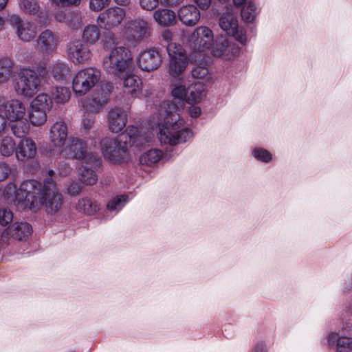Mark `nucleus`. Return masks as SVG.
<instances>
[{
    "label": "nucleus",
    "mask_w": 352,
    "mask_h": 352,
    "mask_svg": "<svg viewBox=\"0 0 352 352\" xmlns=\"http://www.w3.org/2000/svg\"><path fill=\"white\" fill-rule=\"evenodd\" d=\"M169 56L168 74L176 77L180 75L188 65V59L183 47L177 43H169L166 47Z\"/></svg>",
    "instance_id": "obj_9"
},
{
    "label": "nucleus",
    "mask_w": 352,
    "mask_h": 352,
    "mask_svg": "<svg viewBox=\"0 0 352 352\" xmlns=\"http://www.w3.org/2000/svg\"><path fill=\"white\" fill-rule=\"evenodd\" d=\"M101 72L94 67L80 69L72 80V90L76 96H82L93 89L100 81Z\"/></svg>",
    "instance_id": "obj_7"
},
{
    "label": "nucleus",
    "mask_w": 352,
    "mask_h": 352,
    "mask_svg": "<svg viewBox=\"0 0 352 352\" xmlns=\"http://www.w3.org/2000/svg\"><path fill=\"white\" fill-rule=\"evenodd\" d=\"M47 112L30 108L29 114V120L31 124L34 126H40L43 125L47 121Z\"/></svg>",
    "instance_id": "obj_39"
},
{
    "label": "nucleus",
    "mask_w": 352,
    "mask_h": 352,
    "mask_svg": "<svg viewBox=\"0 0 352 352\" xmlns=\"http://www.w3.org/2000/svg\"><path fill=\"white\" fill-rule=\"evenodd\" d=\"M179 21L186 26L195 25L200 19V12L192 4L182 6L177 11Z\"/></svg>",
    "instance_id": "obj_23"
},
{
    "label": "nucleus",
    "mask_w": 352,
    "mask_h": 352,
    "mask_svg": "<svg viewBox=\"0 0 352 352\" xmlns=\"http://www.w3.org/2000/svg\"><path fill=\"white\" fill-rule=\"evenodd\" d=\"M58 37L49 30L43 31L36 40L37 49L43 54H49L56 50Z\"/></svg>",
    "instance_id": "obj_21"
},
{
    "label": "nucleus",
    "mask_w": 352,
    "mask_h": 352,
    "mask_svg": "<svg viewBox=\"0 0 352 352\" xmlns=\"http://www.w3.org/2000/svg\"><path fill=\"white\" fill-rule=\"evenodd\" d=\"M137 62L142 70L151 72L160 66L162 58L157 50L150 49L142 52L137 58Z\"/></svg>",
    "instance_id": "obj_16"
},
{
    "label": "nucleus",
    "mask_w": 352,
    "mask_h": 352,
    "mask_svg": "<svg viewBox=\"0 0 352 352\" xmlns=\"http://www.w3.org/2000/svg\"><path fill=\"white\" fill-rule=\"evenodd\" d=\"M8 234L17 240H25L32 232V226L28 223H15L8 228Z\"/></svg>",
    "instance_id": "obj_30"
},
{
    "label": "nucleus",
    "mask_w": 352,
    "mask_h": 352,
    "mask_svg": "<svg viewBox=\"0 0 352 352\" xmlns=\"http://www.w3.org/2000/svg\"><path fill=\"white\" fill-rule=\"evenodd\" d=\"M82 41L86 44L94 45L100 38V30L96 25L89 24L85 27L82 34Z\"/></svg>",
    "instance_id": "obj_32"
},
{
    "label": "nucleus",
    "mask_w": 352,
    "mask_h": 352,
    "mask_svg": "<svg viewBox=\"0 0 352 352\" xmlns=\"http://www.w3.org/2000/svg\"><path fill=\"white\" fill-rule=\"evenodd\" d=\"M41 86L38 74L32 69L23 68L18 73L14 87L18 96L30 98L40 90Z\"/></svg>",
    "instance_id": "obj_6"
},
{
    "label": "nucleus",
    "mask_w": 352,
    "mask_h": 352,
    "mask_svg": "<svg viewBox=\"0 0 352 352\" xmlns=\"http://www.w3.org/2000/svg\"><path fill=\"white\" fill-rule=\"evenodd\" d=\"M100 162L97 166H91L86 164L87 166H82L78 168L79 179L82 184L86 185H93L96 184L98 180L97 175L93 170V168L98 166Z\"/></svg>",
    "instance_id": "obj_31"
},
{
    "label": "nucleus",
    "mask_w": 352,
    "mask_h": 352,
    "mask_svg": "<svg viewBox=\"0 0 352 352\" xmlns=\"http://www.w3.org/2000/svg\"><path fill=\"white\" fill-rule=\"evenodd\" d=\"M256 15V7L254 2L249 1L242 8L241 18L245 22H252Z\"/></svg>",
    "instance_id": "obj_41"
},
{
    "label": "nucleus",
    "mask_w": 352,
    "mask_h": 352,
    "mask_svg": "<svg viewBox=\"0 0 352 352\" xmlns=\"http://www.w3.org/2000/svg\"><path fill=\"white\" fill-rule=\"evenodd\" d=\"M190 47L195 54L204 55L211 49L214 34L209 28L199 26L194 30L188 39Z\"/></svg>",
    "instance_id": "obj_8"
},
{
    "label": "nucleus",
    "mask_w": 352,
    "mask_h": 352,
    "mask_svg": "<svg viewBox=\"0 0 352 352\" xmlns=\"http://www.w3.org/2000/svg\"><path fill=\"white\" fill-rule=\"evenodd\" d=\"M173 36V32L169 30H164L161 33V37L164 41L167 43V45L169 43H173V42H171Z\"/></svg>",
    "instance_id": "obj_57"
},
{
    "label": "nucleus",
    "mask_w": 352,
    "mask_h": 352,
    "mask_svg": "<svg viewBox=\"0 0 352 352\" xmlns=\"http://www.w3.org/2000/svg\"><path fill=\"white\" fill-rule=\"evenodd\" d=\"M245 0H233V3L236 6H240L243 4Z\"/></svg>",
    "instance_id": "obj_63"
},
{
    "label": "nucleus",
    "mask_w": 352,
    "mask_h": 352,
    "mask_svg": "<svg viewBox=\"0 0 352 352\" xmlns=\"http://www.w3.org/2000/svg\"><path fill=\"white\" fill-rule=\"evenodd\" d=\"M206 85L201 82L192 83L188 87L186 102L188 104L199 103L205 96Z\"/></svg>",
    "instance_id": "obj_27"
},
{
    "label": "nucleus",
    "mask_w": 352,
    "mask_h": 352,
    "mask_svg": "<svg viewBox=\"0 0 352 352\" xmlns=\"http://www.w3.org/2000/svg\"><path fill=\"white\" fill-rule=\"evenodd\" d=\"M81 185L78 182L73 181L70 183L67 188V193L72 195L78 194L81 190Z\"/></svg>",
    "instance_id": "obj_53"
},
{
    "label": "nucleus",
    "mask_w": 352,
    "mask_h": 352,
    "mask_svg": "<svg viewBox=\"0 0 352 352\" xmlns=\"http://www.w3.org/2000/svg\"><path fill=\"white\" fill-rule=\"evenodd\" d=\"M153 19L160 26L166 27L175 23L176 15L171 10L160 8L153 12Z\"/></svg>",
    "instance_id": "obj_29"
},
{
    "label": "nucleus",
    "mask_w": 352,
    "mask_h": 352,
    "mask_svg": "<svg viewBox=\"0 0 352 352\" xmlns=\"http://www.w3.org/2000/svg\"><path fill=\"white\" fill-rule=\"evenodd\" d=\"M68 129L63 120H58L52 124L49 132V138L52 145L59 151L67 141Z\"/></svg>",
    "instance_id": "obj_17"
},
{
    "label": "nucleus",
    "mask_w": 352,
    "mask_h": 352,
    "mask_svg": "<svg viewBox=\"0 0 352 352\" xmlns=\"http://www.w3.org/2000/svg\"><path fill=\"white\" fill-rule=\"evenodd\" d=\"M151 139L148 135L139 131L133 125H129L124 133L116 138H104L100 144L104 159L113 164H120L128 157L127 147L142 146Z\"/></svg>",
    "instance_id": "obj_3"
},
{
    "label": "nucleus",
    "mask_w": 352,
    "mask_h": 352,
    "mask_svg": "<svg viewBox=\"0 0 352 352\" xmlns=\"http://www.w3.org/2000/svg\"><path fill=\"white\" fill-rule=\"evenodd\" d=\"M103 68L109 74L116 77L125 76L132 70L133 61L131 50L124 46L111 50L104 58Z\"/></svg>",
    "instance_id": "obj_4"
},
{
    "label": "nucleus",
    "mask_w": 352,
    "mask_h": 352,
    "mask_svg": "<svg viewBox=\"0 0 352 352\" xmlns=\"http://www.w3.org/2000/svg\"><path fill=\"white\" fill-rule=\"evenodd\" d=\"M151 32V25L146 21L141 19L129 21L124 26V34L128 40L135 43L148 38Z\"/></svg>",
    "instance_id": "obj_12"
},
{
    "label": "nucleus",
    "mask_w": 352,
    "mask_h": 352,
    "mask_svg": "<svg viewBox=\"0 0 352 352\" xmlns=\"http://www.w3.org/2000/svg\"><path fill=\"white\" fill-rule=\"evenodd\" d=\"M52 98L45 93L37 95L30 103V108L49 112L52 108Z\"/></svg>",
    "instance_id": "obj_33"
},
{
    "label": "nucleus",
    "mask_w": 352,
    "mask_h": 352,
    "mask_svg": "<svg viewBox=\"0 0 352 352\" xmlns=\"http://www.w3.org/2000/svg\"><path fill=\"white\" fill-rule=\"evenodd\" d=\"M188 113L192 118H197L201 114V109L199 107L191 106L188 109Z\"/></svg>",
    "instance_id": "obj_59"
},
{
    "label": "nucleus",
    "mask_w": 352,
    "mask_h": 352,
    "mask_svg": "<svg viewBox=\"0 0 352 352\" xmlns=\"http://www.w3.org/2000/svg\"><path fill=\"white\" fill-rule=\"evenodd\" d=\"M53 170H48V177L43 183L35 179H28L21 183L19 188L11 182L0 189L4 201L19 210L36 209L43 206L47 213L58 212L63 203V196L57 190L52 177Z\"/></svg>",
    "instance_id": "obj_1"
},
{
    "label": "nucleus",
    "mask_w": 352,
    "mask_h": 352,
    "mask_svg": "<svg viewBox=\"0 0 352 352\" xmlns=\"http://www.w3.org/2000/svg\"><path fill=\"white\" fill-rule=\"evenodd\" d=\"M329 345H336L337 352H350L352 351V338L340 336L336 332H331L328 336Z\"/></svg>",
    "instance_id": "obj_24"
},
{
    "label": "nucleus",
    "mask_w": 352,
    "mask_h": 352,
    "mask_svg": "<svg viewBox=\"0 0 352 352\" xmlns=\"http://www.w3.org/2000/svg\"><path fill=\"white\" fill-rule=\"evenodd\" d=\"M20 9L25 14L35 15L40 10V6L37 0H20Z\"/></svg>",
    "instance_id": "obj_40"
},
{
    "label": "nucleus",
    "mask_w": 352,
    "mask_h": 352,
    "mask_svg": "<svg viewBox=\"0 0 352 352\" xmlns=\"http://www.w3.org/2000/svg\"><path fill=\"white\" fill-rule=\"evenodd\" d=\"M187 94L188 89H186L185 85H182L181 82L173 85L171 90L172 96L179 100L182 104H184V102H186Z\"/></svg>",
    "instance_id": "obj_42"
},
{
    "label": "nucleus",
    "mask_w": 352,
    "mask_h": 352,
    "mask_svg": "<svg viewBox=\"0 0 352 352\" xmlns=\"http://www.w3.org/2000/svg\"><path fill=\"white\" fill-rule=\"evenodd\" d=\"M126 16V11L118 6H112L101 12L96 19L98 26L106 30L118 28Z\"/></svg>",
    "instance_id": "obj_11"
},
{
    "label": "nucleus",
    "mask_w": 352,
    "mask_h": 352,
    "mask_svg": "<svg viewBox=\"0 0 352 352\" xmlns=\"http://www.w3.org/2000/svg\"><path fill=\"white\" fill-rule=\"evenodd\" d=\"M113 1L118 6H126L130 3L131 0H113Z\"/></svg>",
    "instance_id": "obj_61"
},
{
    "label": "nucleus",
    "mask_w": 352,
    "mask_h": 352,
    "mask_svg": "<svg viewBox=\"0 0 352 352\" xmlns=\"http://www.w3.org/2000/svg\"><path fill=\"white\" fill-rule=\"evenodd\" d=\"M159 3V0H140V5L146 10H152L157 8Z\"/></svg>",
    "instance_id": "obj_51"
},
{
    "label": "nucleus",
    "mask_w": 352,
    "mask_h": 352,
    "mask_svg": "<svg viewBox=\"0 0 352 352\" xmlns=\"http://www.w3.org/2000/svg\"><path fill=\"white\" fill-rule=\"evenodd\" d=\"M59 153L63 157L80 160L82 164L91 166L98 164V156L88 153L86 142L77 137H69Z\"/></svg>",
    "instance_id": "obj_5"
},
{
    "label": "nucleus",
    "mask_w": 352,
    "mask_h": 352,
    "mask_svg": "<svg viewBox=\"0 0 352 352\" xmlns=\"http://www.w3.org/2000/svg\"><path fill=\"white\" fill-rule=\"evenodd\" d=\"M12 72V63L8 58L0 59V84L8 81Z\"/></svg>",
    "instance_id": "obj_38"
},
{
    "label": "nucleus",
    "mask_w": 352,
    "mask_h": 352,
    "mask_svg": "<svg viewBox=\"0 0 352 352\" xmlns=\"http://www.w3.org/2000/svg\"><path fill=\"white\" fill-rule=\"evenodd\" d=\"M105 47H111L115 44V35L112 32L106 33L102 38Z\"/></svg>",
    "instance_id": "obj_54"
},
{
    "label": "nucleus",
    "mask_w": 352,
    "mask_h": 352,
    "mask_svg": "<svg viewBox=\"0 0 352 352\" xmlns=\"http://www.w3.org/2000/svg\"><path fill=\"white\" fill-rule=\"evenodd\" d=\"M252 352H267V350L263 343H258Z\"/></svg>",
    "instance_id": "obj_60"
},
{
    "label": "nucleus",
    "mask_w": 352,
    "mask_h": 352,
    "mask_svg": "<svg viewBox=\"0 0 352 352\" xmlns=\"http://www.w3.org/2000/svg\"><path fill=\"white\" fill-rule=\"evenodd\" d=\"M184 0H160L161 3L168 7H175L183 2Z\"/></svg>",
    "instance_id": "obj_58"
},
{
    "label": "nucleus",
    "mask_w": 352,
    "mask_h": 352,
    "mask_svg": "<svg viewBox=\"0 0 352 352\" xmlns=\"http://www.w3.org/2000/svg\"><path fill=\"white\" fill-rule=\"evenodd\" d=\"M76 208L79 212L89 215L96 213L100 209L99 205L96 202L92 201L89 198L79 199Z\"/></svg>",
    "instance_id": "obj_35"
},
{
    "label": "nucleus",
    "mask_w": 352,
    "mask_h": 352,
    "mask_svg": "<svg viewBox=\"0 0 352 352\" xmlns=\"http://www.w3.org/2000/svg\"><path fill=\"white\" fill-rule=\"evenodd\" d=\"M162 157V152L157 148L150 149L144 152L140 157L142 165L152 166L157 163Z\"/></svg>",
    "instance_id": "obj_34"
},
{
    "label": "nucleus",
    "mask_w": 352,
    "mask_h": 352,
    "mask_svg": "<svg viewBox=\"0 0 352 352\" xmlns=\"http://www.w3.org/2000/svg\"><path fill=\"white\" fill-rule=\"evenodd\" d=\"M55 18L58 21H63L65 19V14L63 11H59L56 13Z\"/></svg>",
    "instance_id": "obj_62"
},
{
    "label": "nucleus",
    "mask_w": 352,
    "mask_h": 352,
    "mask_svg": "<svg viewBox=\"0 0 352 352\" xmlns=\"http://www.w3.org/2000/svg\"><path fill=\"white\" fill-rule=\"evenodd\" d=\"M128 112L126 110L114 107L111 108L107 116L108 128L112 133L120 132L126 125Z\"/></svg>",
    "instance_id": "obj_18"
},
{
    "label": "nucleus",
    "mask_w": 352,
    "mask_h": 352,
    "mask_svg": "<svg viewBox=\"0 0 352 352\" xmlns=\"http://www.w3.org/2000/svg\"><path fill=\"white\" fill-rule=\"evenodd\" d=\"M16 145L10 136H6L2 138L0 142V154L6 157H10L16 153Z\"/></svg>",
    "instance_id": "obj_37"
},
{
    "label": "nucleus",
    "mask_w": 352,
    "mask_h": 352,
    "mask_svg": "<svg viewBox=\"0 0 352 352\" xmlns=\"http://www.w3.org/2000/svg\"><path fill=\"white\" fill-rule=\"evenodd\" d=\"M197 4L199 9L202 10H208L211 6L212 0H192Z\"/></svg>",
    "instance_id": "obj_56"
},
{
    "label": "nucleus",
    "mask_w": 352,
    "mask_h": 352,
    "mask_svg": "<svg viewBox=\"0 0 352 352\" xmlns=\"http://www.w3.org/2000/svg\"><path fill=\"white\" fill-rule=\"evenodd\" d=\"M8 126L12 134L19 138H25L30 129L27 116L23 117V118L14 119L13 121H8Z\"/></svg>",
    "instance_id": "obj_25"
},
{
    "label": "nucleus",
    "mask_w": 352,
    "mask_h": 352,
    "mask_svg": "<svg viewBox=\"0 0 352 352\" xmlns=\"http://www.w3.org/2000/svg\"><path fill=\"white\" fill-rule=\"evenodd\" d=\"M37 153L35 142L30 138H23L16 145L15 157L19 162L34 159Z\"/></svg>",
    "instance_id": "obj_20"
},
{
    "label": "nucleus",
    "mask_w": 352,
    "mask_h": 352,
    "mask_svg": "<svg viewBox=\"0 0 352 352\" xmlns=\"http://www.w3.org/2000/svg\"><path fill=\"white\" fill-rule=\"evenodd\" d=\"M71 16L76 20V22L73 23L72 21H69L68 20H67V24L71 26L72 28H78L82 23L81 17L80 14L77 12H72L71 13Z\"/></svg>",
    "instance_id": "obj_55"
},
{
    "label": "nucleus",
    "mask_w": 352,
    "mask_h": 352,
    "mask_svg": "<svg viewBox=\"0 0 352 352\" xmlns=\"http://www.w3.org/2000/svg\"><path fill=\"white\" fill-rule=\"evenodd\" d=\"M72 171V168L70 166V165L65 162H61L58 164V173L60 176L66 177Z\"/></svg>",
    "instance_id": "obj_52"
},
{
    "label": "nucleus",
    "mask_w": 352,
    "mask_h": 352,
    "mask_svg": "<svg viewBox=\"0 0 352 352\" xmlns=\"http://www.w3.org/2000/svg\"><path fill=\"white\" fill-rule=\"evenodd\" d=\"M8 0H0V10L3 9L8 3Z\"/></svg>",
    "instance_id": "obj_64"
},
{
    "label": "nucleus",
    "mask_w": 352,
    "mask_h": 352,
    "mask_svg": "<svg viewBox=\"0 0 352 352\" xmlns=\"http://www.w3.org/2000/svg\"><path fill=\"white\" fill-rule=\"evenodd\" d=\"M180 109L170 101L163 102L159 109V119L164 122L160 125L157 135L161 143L176 145L192 138V131L183 127L185 121L179 114Z\"/></svg>",
    "instance_id": "obj_2"
},
{
    "label": "nucleus",
    "mask_w": 352,
    "mask_h": 352,
    "mask_svg": "<svg viewBox=\"0 0 352 352\" xmlns=\"http://www.w3.org/2000/svg\"><path fill=\"white\" fill-rule=\"evenodd\" d=\"M219 25L228 35L233 36L243 45L246 43L247 36L245 30L239 26L237 16L231 10L221 14Z\"/></svg>",
    "instance_id": "obj_10"
},
{
    "label": "nucleus",
    "mask_w": 352,
    "mask_h": 352,
    "mask_svg": "<svg viewBox=\"0 0 352 352\" xmlns=\"http://www.w3.org/2000/svg\"><path fill=\"white\" fill-rule=\"evenodd\" d=\"M51 93L55 102L58 104L67 102L71 96L69 88L65 86L54 87Z\"/></svg>",
    "instance_id": "obj_36"
},
{
    "label": "nucleus",
    "mask_w": 352,
    "mask_h": 352,
    "mask_svg": "<svg viewBox=\"0 0 352 352\" xmlns=\"http://www.w3.org/2000/svg\"><path fill=\"white\" fill-rule=\"evenodd\" d=\"M13 220V214L8 208L0 209V224L2 226H6Z\"/></svg>",
    "instance_id": "obj_45"
},
{
    "label": "nucleus",
    "mask_w": 352,
    "mask_h": 352,
    "mask_svg": "<svg viewBox=\"0 0 352 352\" xmlns=\"http://www.w3.org/2000/svg\"><path fill=\"white\" fill-rule=\"evenodd\" d=\"M252 154L256 159L264 162H268L272 159L271 154L267 150L263 148H255L253 151Z\"/></svg>",
    "instance_id": "obj_46"
},
{
    "label": "nucleus",
    "mask_w": 352,
    "mask_h": 352,
    "mask_svg": "<svg viewBox=\"0 0 352 352\" xmlns=\"http://www.w3.org/2000/svg\"><path fill=\"white\" fill-rule=\"evenodd\" d=\"M111 0H89V8L91 10L99 12L109 5Z\"/></svg>",
    "instance_id": "obj_48"
},
{
    "label": "nucleus",
    "mask_w": 352,
    "mask_h": 352,
    "mask_svg": "<svg viewBox=\"0 0 352 352\" xmlns=\"http://www.w3.org/2000/svg\"><path fill=\"white\" fill-rule=\"evenodd\" d=\"M239 47L224 36L217 38L211 50L214 56L221 57L224 60H231L239 54Z\"/></svg>",
    "instance_id": "obj_15"
},
{
    "label": "nucleus",
    "mask_w": 352,
    "mask_h": 352,
    "mask_svg": "<svg viewBox=\"0 0 352 352\" xmlns=\"http://www.w3.org/2000/svg\"><path fill=\"white\" fill-rule=\"evenodd\" d=\"M10 24L15 30L18 38L23 42H30L37 34L36 25L30 21L23 20L19 15L10 17Z\"/></svg>",
    "instance_id": "obj_13"
},
{
    "label": "nucleus",
    "mask_w": 352,
    "mask_h": 352,
    "mask_svg": "<svg viewBox=\"0 0 352 352\" xmlns=\"http://www.w3.org/2000/svg\"><path fill=\"white\" fill-rule=\"evenodd\" d=\"M195 78H204L208 74V69L205 66H197L191 71Z\"/></svg>",
    "instance_id": "obj_50"
},
{
    "label": "nucleus",
    "mask_w": 352,
    "mask_h": 352,
    "mask_svg": "<svg viewBox=\"0 0 352 352\" xmlns=\"http://www.w3.org/2000/svg\"><path fill=\"white\" fill-rule=\"evenodd\" d=\"M3 109L8 122L27 116L25 104L19 99H11L6 101Z\"/></svg>",
    "instance_id": "obj_22"
},
{
    "label": "nucleus",
    "mask_w": 352,
    "mask_h": 352,
    "mask_svg": "<svg viewBox=\"0 0 352 352\" xmlns=\"http://www.w3.org/2000/svg\"><path fill=\"white\" fill-rule=\"evenodd\" d=\"M105 86L107 90H104L102 88L96 89L92 95L91 100L88 103L85 102L82 104L86 111L96 113L108 102L111 86L109 84H106Z\"/></svg>",
    "instance_id": "obj_19"
},
{
    "label": "nucleus",
    "mask_w": 352,
    "mask_h": 352,
    "mask_svg": "<svg viewBox=\"0 0 352 352\" xmlns=\"http://www.w3.org/2000/svg\"><path fill=\"white\" fill-rule=\"evenodd\" d=\"M127 202V196L121 195L113 197L107 204V208L111 212H118Z\"/></svg>",
    "instance_id": "obj_43"
},
{
    "label": "nucleus",
    "mask_w": 352,
    "mask_h": 352,
    "mask_svg": "<svg viewBox=\"0 0 352 352\" xmlns=\"http://www.w3.org/2000/svg\"><path fill=\"white\" fill-rule=\"evenodd\" d=\"M94 122L95 117L88 112L85 113L82 119L81 131L87 133L94 126Z\"/></svg>",
    "instance_id": "obj_44"
},
{
    "label": "nucleus",
    "mask_w": 352,
    "mask_h": 352,
    "mask_svg": "<svg viewBox=\"0 0 352 352\" xmlns=\"http://www.w3.org/2000/svg\"><path fill=\"white\" fill-rule=\"evenodd\" d=\"M67 57L74 65H82L89 61L92 56L87 44L82 41L71 42L67 47Z\"/></svg>",
    "instance_id": "obj_14"
},
{
    "label": "nucleus",
    "mask_w": 352,
    "mask_h": 352,
    "mask_svg": "<svg viewBox=\"0 0 352 352\" xmlns=\"http://www.w3.org/2000/svg\"><path fill=\"white\" fill-rule=\"evenodd\" d=\"M52 5L60 8L78 6L80 5L81 0H50Z\"/></svg>",
    "instance_id": "obj_49"
},
{
    "label": "nucleus",
    "mask_w": 352,
    "mask_h": 352,
    "mask_svg": "<svg viewBox=\"0 0 352 352\" xmlns=\"http://www.w3.org/2000/svg\"><path fill=\"white\" fill-rule=\"evenodd\" d=\"M71 68L69 64L57 60L50 67L49 72L55 80L61 81L66 80L70 75Z\"/></svg>",
    "instance_id": "obj_26"
},
{
    "label": "nucleus",
    "mask_w": 352,
    "mask_h": 352,
    "mask_svg": "<svg viewBox=\"0 0 352 352\" xmlns=\"http://www.w3.org/2000/svg\"><path fill=\"white\" fill-rule=\"evenodd\" d=\"M12 173V166L6 162H0V182L5 181Z\"/></svg>",
    "instance_id": "obj_47"
},
{
    "label": "nucleus",
    "mask_w": 352,
    "mask_h": 352,
    "mask_svg": "<svg viewBox=\"0 0 352 352\" xmlns=\"http://www.w3.org/2000/svg\"><path fill=\"white\" fill-rule=\"evenodd\" d=\"M124 79V91L132 97H137L141 90L142 81L140 78L132 74H127Z\"/></svg>",
    "instance_id": "obj_28"
}]
</instances>
